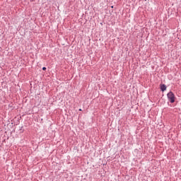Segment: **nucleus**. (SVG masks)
Returning <instances> with one entry per match:
<instances>
[{"label":"nucleus","mask_w":181,"mask_h":181,"mask_svg":"<svg viewBox=\"0 0 181 181\" xmlns=\"http://www.w3.org/2000/svg\"><path fill=\"white\" fill-rule=\"evenodd\" d=\"M168 98L170 100V103H175V94L173 93V92H169L167 94Z\"/></svg>","instance_id":"nucleus-1"},{"label":"nucleus","mask_w":181,"mask_h":181,"mask_svg":"<svg viewBox=\"0 0 181 181\" xmlns=\"http://www.w3.org/2000/svg\"><path fill=\"white\" fill-rule=\"evenodd\" d=\"M160 90L161 91H166V85L165 84L160 85Z\"/></svg>","instance_id":"nucleus-2"},{"label":"nucleus","mask_w":181,"mask_h":181,"mask_svg":"<svg viewBox=\"0 0 181 181\" xmlns=\"http://www.w3.org/2000/svg\"><path fill=\"white\" fill-rule=\"evenodd\" d=\"M42 70H44V71L46 70V67H43Z\"/></svg>","instance_id":"nucleus-3"}]
</instances>
